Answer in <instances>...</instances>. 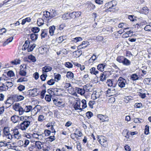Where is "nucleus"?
Returning a JSON list of instances; mask_svg holds the SVG:
<instances>
[{
	"instance_id": "nucleus-1",
	"label": "nucleus",
	"mask_w": 151,
	"mask_h": 151,
	"mask_svg": "<svg viewBox=\"0 0 151 151\" xmlns=\"http://www.w3.org/2000/svg\"><path fill=\"white\" fill-rule=\"evenodd\" d=\"M31 117L30 116H22L20 118V120L22 121L20 124V129L22 130H26L27 128L31 124L32 122L31 121Z\"/></svg>"
},
{
	"instance_id": "nucleus-2",
	"label": "nucleus",
	"mask_w": 151,
	"mask_h": 151,
	"mask_svg": "<svg viewBox=\"0 0 151 151\" xmlns=\"http://www.w3.org/2000/svg\"><path fill=\"white\" fill-rule=\"evenodd\" d=\"M98 140L100 144L104 147H106L108 146V142L106 138L102 136H98Z\"/></svg>"
},
{
	"instance_id": "nucleus-3",
	"label": "nucleus",
	"mask_w": 151,
	"mask_h": 151,
	"mask_svg": "<svg viewBox=\"0 0 151 151\" xmlns=\"http://www.w3.org/2000/svg\"><path fill=\"white\" fill-rule=\"evenodd\" d=\"M118 85L121 88H123L125 87L126 80L120 77L119 78L118 81Z\"/></svg>"
},
{
	"instance_id": "nucleus-4",
	"label": "nucleus",
	"mask_w": 151,
	"mask_h": 151,
	"mask_svg": "<svg viewBox=\"0 0 151 151\" xmlns=\"http://www.w3.org/2000/svg\"><path fill=\"white\" fill-rule=\"evenodd\" d=\"M117 3V1H112V3L111 7V9L110 12H116L118 10L119 8L116 7Z\"/></svg>"
},
{
	"instance_id": "nucleus-5",
	"label": "nucleus",
	"mask_w": 151,
	"mask_h": 151,
	"mask_svg": "<svg viewBox=\"0 0 151 151\" xmlns=\"http://www.w3.org/2000/svg\"><path fill=\"white\" fill-rule=\"evenodd\" d=\"M53 102L57 106L60 108H63L65 106V103L62 101H60L58 100L54 99Z\"/></svg>"
},
{
	"instance_id": "nucleus-6",
	"label": "nucleus",
	"mask_w": 151,
	"mask_h": 151,
	"mask_svg": "<svg viewBox=\"0 0 151 151\" xmlns=\"http://www.w3.org/2000/svg\"><path fill=\"white\" fill-rule=\"evenodd\" d=\"M12 131H13V133L14 134L13 135V137L17 139H19L21 137V135L19 133L18 129H16L13 130H12Z\"/></svg>"
},
{
	"instance_id": "nucleus-7",
	"label": "nucleus",
	"mask_w": 151,
	"mask_h": 151,
	"mask_svg": "<svg viewBox=\"0 0 151 151\" xmlns=\"http://www.w3.org/2000/svg\"><path fill=\"white\" fill-rule=\"evenodd\" d=\"M43 17H45L48 22L50 21V19H51L50 12L47 11H44L43 12Z\"/></svg>"
},
{
	"instance_id": "nucleus-8",
	"label": "nucleus",
	"mask_w": 151,
	"mask_h": 151,
	"mask_svg": "<svg viewBox=\"0 0 151 151\" xmlns=\"http://www.w3.org/2000/svg\"><path fill=\"white\" fill-rule=\"evenodd\" d=\"M12 98H13L14 99H15V101H17L23 100L24 98V97L21 95H13L12 96Z\"/></svg>"
},
{
	"instance_id": "nucleus-9",
	"label": "nucleus",
	"mask_w": 151,
	"mask_h": 151,
	"mask_svg": "<svg viewBox=\"0 0 151 151\" xmlns=\"http://www.w3.org/2000/svg\"><path fill=\"white\" fill-rule=\"evenodd\" d=\"M42 70L43 73H44V72H47L51 71L52 69L51 67L49 66H45L43 67L42 68Z\"/></svg>"
},
{
	"instance_id": "nucleus-10",
	"label": "nucleus",
	"mask_w": 151,
	"mask_h": 151,
	"mask_svg": "<svg viewBox=\"0 0 151 151\" xmlns=\"http://www.w3.org/2000/svg\"><path fill=\"white\" fill-rule=\"evenodd\" d=\"M30 42L29 41L26 40L23 46L22 50H25L27 49H28L29 47Z\"/></svg>"
},
{
	"instance_id": "nucleus-11",
	"label": "nucleus",
	"mask_w": 151,
	"mask_h": 151,
	"mask_svg": "<svg viewBox=\"0 0 151 151\" xmlns=\"http://www.w3.org/2000/svg\"><path fill=\"white\" fill-rule=\"evenodd\" d=\"M11 120L14 123H16L19 120V117L16 115H14L11 117Z\"/></svg>"
},
{
	"instance_id": "nucleus-12",
	"label": "nucleus",
	"mask_w": 151,
	"mask_h": 151,
	"mask_svg": "<svg viewBox=\"0 0 151 151\" xmlns=\"http://www.w3.org/2000/svg\"><path fill=\"white\" fill-rule=\"evenodd\" d=\"M105 66V64L103 63L100 64L97 66L98 70L101 71H103L104 70V68Z\"/></svg>"
},
{
	"instance_id": "nucleus-13",
	"label": "nucleus",
	"mask_w": 151,
	"mask_h": 151,
	"mask_svg": "<svg viewBox=\"0 0 151 151\" xmlns=\"http://www.w3.org/2000/svg\"><path fill=\"white\" fill-rule=\"evenodd\" d=\"M24 109V111L25 113H28L31 111L32 109V107L31 106H26Z\"/></svg>"
},
{
	"instance_id": "nucleus-14",
	"label": "nucleus",
	"mask_w": 151,
	"mask_h": 151,
	"mask_svg": "<svg viewBox=\"0 0 151 151\" xmlns=\"http://www.w3.org/2000/svg\"><path fill=\"white\" fill-rule=\"evenodd\" d=\"M139 77L136 73L133 74L131 76V79L133 81H135L139 79Z\"/></svg>"
},
{
	"instance_id": "nucleus-15",
	"label": "nucleus",
	"mask_w": 151,
	"mask_h": 151,
	"mask_svg": "<svg viewBox=\"0 0 151 151\" xmlns=\"http://www.w3.org/2000/svg\"><path fill=\"white\" fill-rule=\"evenodd\" d=\"M82 40V38L81 37H77L71 40V42L72 43H77L78 42L81 41Z\"/></svg>"
},
{
	"instance_id": "nucleus-16",
	"label": "nucleus",
	"mask_w": 151,
	"mask_h": 151,
	"mask_svg": "<svg viewBox=\"0 0 151 151\" xmlns=\"http://www.w3.org/2000/svg\"><path fill=\"white\" fill-rule=\"evenodd\" d=\"M122 63L124 65L129 66L130 65L131 62L129 60L124 58Z\"/></svg>"
},
{
	"instance_id": "nucleus-17",
	"label": "nucleus",
	"mask_w": 151,
	"mask_h": 151,
	"mask_svg": "<svg viewBox=\"0 0 151 151\" xmlns=\"http://www.w3.org/2000/svg\"><path fill=\"white\" fill-rule=\"evenodd\" d=\"M55 29V27L53 25L50 27L49 32L50 35L52 36L54 35Z\"/></svg>"
},
{
	"instance_id": "nucleus-18",
	"label": "nucleus",
	"mask_w": 151,
	"mask_h": 151,
	"mask_svg": "<svg viewBox=\"0 0 151 151\" xmlns=\"http://www.w3.org/2000/svg\"><path fill=\"white\" fill-rule=\"evenodd\" d=\"M66 77L68 78L72 79L74 78V74L71 71H68L67 73Z\"/></svg>"
},
{
	"instance_id": "nucleus-19",
	"label": "nucleus",
	"mask_w": 151,
	"mask_h": 151,
	"mask_svg": "<svg viewBox=\"0 0 151 151\" xmlns=\"http://www.w3.org/2000/svg\"><path fill=\"white\" fill-rule=\"evenodd\" d=\"M26 68V66L24 68H21L19 72V74L20 75L22 76H26L27 72L25 70V68Z\"/></svg>"
},
{
	"instance_id": "nucleus-20",
	"label": "nucleus",
	"mask_w": 151,
	"mask_h": 151,
	"mask_svg": "<svg viewBox=\"0 0 151 151\" xmlns=\"http://www.w3.org/2000/svg\"><path fill=\"white\" fill-rule=\"evenodd\" d=\"M38 111V109L37 107V106H35L34 108L32 109L31 110V114L32 115L34 116L36 115Z\"/></svg>"
},
{
	"instance_id": "nucleus-21",
	"label": "nucleus",
	"mask_w": 151,
	"mask_h": 151,
	"mask_svg": "<svg viewBox=\"0 0 151 151\" xmlns=\"http://www.w3.org/2000/svg\"><path fill=\"white\" fill-rule=\"evenodd\" d=\"M129 131L127 129H124L122 133V134L124 136L127 138H129V135L128 134Z\"/></svg>"
},
{
	"instance_id": "nucleus-22",
	"label": "nucleus",
	"mask_w": 151,
	"mask_h": 151,
	"mask_svg": "<svg viewBox=\"0 0 151 151\" xmlns=\"http://www.w3.org/2000/svg\"><path fill=\"white\" fill-rule=\"evenodd\" d=\"M106 83L108 86L109 87H115L116 86V84L113 83L112 81L110 79L108 80Z\"/></svg>"
},
{
	"instance_id": "nucleus-23",
	"label": "nucleus",
	"mask_w": 151,
	"mask_h": 151,
	"mask_svg": "<svg viewBox=\"0 0 151 151\" xmlns=\"http://www.w3.org/2000/svg\"><path fill=\"white\" fill-rule=\"evenodd\" d=\"M7 88H6V84L0 83V92L6 91Z\"/></svg>"
},
{
	"instance_id": "nucleus-24",
	"label": "nucleus",
	"mask_w": 151,
	"mask_h": 151,
	"mask_svg": "<svg viewBox=\"0 0 151 151\" xmlns=\"http://www.w3.org/2000/svg\"><path fill=\"white\" fill-rule=\"evenodd\" d=\"M38 34H36L35 33H32L30 35V37L32 41H35L37 40L38 37Z\"/></svg>"
},
{
	"instance_id": "nucleus-25",
	"label": "nucleus",
	"mask_w": 151,
	"mask_h": 151,
	"mask_svg": "<svg viewBox=\"0 0 151 151\" xmlns=\"http://www.w3.org/2000/svg\"><path fill=\"white\" fill-rule=\"evenodd\" d=\"M13 39V37H10L9 38L7 39L6 41L4 42L3 44V46H5L6 45L8 44L9 42H11Z\"/></svg>"
},
{
	"instance_id": "nucleus-26",
	"label": "nucleus",
	"mask_w": 151,
	"mask_h": 151,
	"mask_svg": "<svg viewBox=\"0 0 151 151\" xmlns=\"http://www.w3.org/2000/svg\"><path fill=\"white\" fill-rule=\"evenodd\" d=\"M90 72L91 74L96 75L98 74L99 71L96 70V68L94 67H92L90 69Z\"/></svg>"
},
{
	"instance_id": "nucleus-27",
	"label": "nucleus",
	"mask_w": 151,
	"mask_h": 151,
	"mask_svg": "<svg viewBox=\"0 0 151 151\" xmlns=\"http://www.w3.org/2000/svg\"><path fill=\"white\" fill-rule=\"evenodd\" d=\"M42 33L41 34V38H44L47 36V33L46 30L42 29Z\"/></svg>"
},
{
	"instance_id": "nucleus-28",
	"label": "nucleus",
	"mask_w": 151,
	"mask_h": 151,
	"mask_svg": "<svg viewBox=\"0 0 151 151\" xmlns=\"http://www.w3.org/2000/svg\"><path fill=\"white\" fill-rule=\"evenodd\" d=\"M141 12L143 13L147 14L149 12V10L147 7L145 6L142 8V9L141 10Z\"/></svg>"
},
{
	"instance_id": "nucleus-29",
	"label": "nucleus",
	"mask_w": 151,
	"mask_h": 151,
	"mask_svg": "<svg viewBox=\"0 0 151 151\" xmlns=\"http://www.w3.org/2000/svg\"><path fill=\"white\" fill-rule=\"evenodd\" d=\"M46 119V117L42 114L40 115L38 117V121L39 122H42Z\"/></svg>"
},
{
	"instance_id": "nucleus-30",
	"label": "nucleus",
	"mask_w": 151,
	"mask_h": 151,
	"mask_svg": "<svg viewBox=\"0 0 151 151\" xmlns=\"http://www.w3.org/2000/svg\"><path fill=\"white\" fill-rule=\"evenodd\" d=\"M100 96V93L99 92H96L94 93H93L92 96L91 97H95V98L93 99V100L99 98Z\"/></svg>"
},
{
	"instance_id": "nucleus-31",
	"label": "nucleus",
	"mask_w": 151,
	"mask_h": 151,
	"mask_svg": "<svg viewBox=\"0 0 151 151\" xmlns=\"http://www.w3.org/2000/svg\"><path fill=\"white\" fill-rule=\"evenodd\" d=\"M28 81V79L25 77H21L18 79L17 81V82H26Z\"/></svg>"
},
{
	"instance_id": "nucleus-32",
	"label": "nucleus",
	"mask_w": 151,
	"mask_h": 151,
	"mask_svg": "<svg viewBox=\"0 0 151 151\" xmlns=\"http://www.w3.org/2000/svg\"><path fill=\"white\" fill-rule=\"evenodd\" d=\"M112 3V1L106 3L105 4V7L106 8H109V10L110 12L111 9V7Z\"/></svg>"
},
{
	"instance_id": "nucleus-33",
	"label": "nucleus",
	"mask_w": 151,
	"mask_h": 151,
	"mask_svg": "<svg viewBox=\"0 0 151 151\" xmlns=\"http://www.w3.org/2000/svg\"><path fill=\"white\" fill-rule=\"evenodd\" d=\"M44 20L41 18H39L37 20V23L38 25L40 26L44 24Z\"/></svg>"
},
{
	"instance_id": "nucleus-34",
	"label": "nucleus",
	"mask_w": 151,
	"mask_h": 151,
	"mask_svg": "<svg viewBox=\"0 0 151 151\" xmlns=\"http://www.w3.org/2000/svg\"><path fill=\"white\" fill-rule=\"evenodd\" d=\"M28 58L33 62H35L36 61L35 57L32 55H29L28 56Z\"/></svg>"
},
{
	"instance_id": "nucleus-35",
	"label": "nucleus",
	"mask_w": 151,
	"mask_h": 151,
	"mask_svg": "<svg viewBox=\"0 0 151 151\" xmlns=\"http://www.w3.org/2000/svg\"><path fill=\"white\" fill-rule=\"evenodd\" d=\"M124 58V57L123 56H119L117 58L116 60L119 63H122Z\"/></svg>"
},
{
	"instance_id": "nucleus-36",
	"label": "nucleus",
	"mask_w": 151,
	"mask_h": 151,
	"mask_svg": "<svg viewBox=\"0 0 151 151\" xmlns=\"http://www.w3.org/2000/svg\"><path fill=\"white\" fill-rule=\"evenodd\" d=\"M32 32L34 33H37L39 32L40 29L37 27H34L32 28L31 29Z\"/></svg>"
},
{
	"instance_id": "nucleus-37",
	"label": "nucleus",
	"mask_w": 151,
	"mask_h": 151,
	"mask_svg": "<svg viewBox=\"0 0 151 151\" xmlns=\"http://www.w3.org/2000/svg\"><path fill=\"white\" fill-rule=\"evenodd\" d=\"M50 16H51V19L55 17L56 15H57V12L56 11L54 10L53 9L52 10V11L50 10Z\"/></svg>"
},
{
	"instance_id": "nucleus-38",
	"label": "nucleus",
	"mask_w": 151,
	"mask_h": 151,
	"mask_svg": "<svg viewBox=\"0 0 151 151\" xmlns=\"http://www.w3.org/2000/svg\"><path fill=\"white\" fill-rule=\"evenodd\" d=\"M36 45L33 44L32 45H30V46H29L28 48L27 51L28 52H31L33 50L34 48L35 47Z\"/></svg>"
},
{
	"instance_id": "nucleus-39",
	"label": "nucleus",
	"mask_w": 151,
	"mask_h": 151,
	"mask_svg": "<svg viewBox=\"0 0 151 151\" xmlns=\"http://www.w3.org/2000/svg\"><path fill=\"white\" fill-rule=\"evenodd\" d=\"M77 92L78 93L80 94L81 95H83L85 93L83 88H78L77 89Z\"/></svg>"
},
{
	"instance_id": "nucleus-40",
	"label": "nucleus",
	"mask_w": 151,
	"mask_h": 151,
	"mask_svg": "<svg viewBox=\"0 0 151 151\" xmlns=\"http://www.w3.org/2000/svg\"><path fill=\"white\" fill-rule=\"evenodd\" d=\"M3 132L5 135L9 133V128L8 127H4L3 129Z\"/></svg>"
},
{
	"instance_id": "nucleus-41",
	"label": "nucleus",
	"mask_w": 151,
	"mask_h": 151,
	"mask_svg": "<svg viewBox=\"0 0 151 151\" xmlns=\"http://www.w3.org/2000/svg\"><path fill=\"white\" fill-rule=\"evenodd\" d=\"M55 79H51L47 81V83L49 85H52L55 83Z\"/></svg>"
},
{
	"instance_id": "nucleus-42",
	"label": "nucleus",
	"mask_w": 151,
	"mask_h": 151,
	"mask_svg": "<svg viewBox=\"0 0 151 151\" xmlns=\"http://www.w3.org/2000/svg\"><path fill=\"white\" fill-rule=\"evenodd\" d=\"M18 110L20 115H22L25 113L24 109L21 107L19 108Z\"/></svg>"
},
{
	"instance_id": "nucleus-43",
	"label": "nucleus",
	"mask_w": 151,
	"mask_h": 151,
	"mask_svg": "<svg viewBox=\"0 0 151 151\" xmlns=\"http://www.w3.org/2000/svg\"><path fill=\"white\" fill-rule=\"evenodd\" d=\"M98 118L100 119V120L102 121V122H104L105 121V117L104 116L101 114H99L97 115Z\"/></svg>"
},
{
	"instance_id": "nucleus-44",
	"label": "nucleus",
	"mask_w": 151,
	"mask_h": 151,
	"mask_svg": "<svg viewBox=\"0 0 151 151\" xmlns=\"http://www.w3.org/2000/svg\"><path fill=\"white\" fill-rule=\"evenodd\" d=\"M64 89H67L68 88L69 89L72 88V86L71 84L69 83H65L64 86Z\"/></svg>"
},
{
	"instance_id": "nucleus-45",
	"label": "nucleus",
	"mask_w": 151,
	"mask_h": 151,
	"mask_svg": "<svg viewBox=\"0 0 151 151\" xmlns=\"http://www.w3.org/2000/svg\"><path fill=\"white\" fill-rule=\"evenodd\" d=\"M6 88H7L6 89H8L9 87H11L13 86V83L12 82L7 81L6 83Z\"/></svg>"
},
{
	"instance_id": "nucleus-46",
	"label": "nucleus",
	"mask_w": 151,
	"mask_h": 151,
	"mask_svg": "<svg viewBox=\"0 0 151 151\" xmlns=\"http://www.w3.org/2000/svg\"><path fill=\"white\" fill-rule=\"evenodd\" d=\"M65 65L66 67L69 68H72L73 66L72 64L70 62H67L65 63Z\"/></svg>"
},
{
	"instance_id": "nucleus-47",
	"label": "nucleus",
	"mask_w": 151,
	"mask_h": 151,
	"mask_svg": "<svg viewBox=\"0 0 151 151\" xmlns=\"http://www.w3.org/2000/svg\"><path fill=\"white\" fill-rule=\"evenodd\" d=\"M41 142L39 141H36L35 142V145L38 149L41 148Z\"/></svg>"
},
{
	"instance_id": "nucleus-48",
	"label": "nucleus",
	"mask_w": 151,
	"mask_h": 151,
	"mask_svg": "<svg viewBox=\"0 0 151 151\" xmlns=\"http://www.w3.org/2000/svg\"><path fill=\"white\" fill-rule=\"evenodd\" d=\"M103 73L107 78L111 74V72L109 71H105Z\"/></svg>"
},
{
	"instance_id": "nucleus-49",
	"label": "nucleus",
	"mask_w": 151,
	"mask_h": 151,
	"mask_svg": "<svg viewBox=\"0 0 151 151\" xmlns=\"http://www.w3.org/2000/svg\"><path fill=\"white\" fill-rule=\"evenodd\" d=\"M5 103L6 104H9V105L8 106V107L10 106L12 104V101L10 99H8L5 102Z\"/></svg>"
},
{
	"instance_id": "nucleus-50",
	"label": "nucleus",
	"mask_w": 151,
	"mask_h": 151,
	"mask_svg": "<svg viewBox=\"0 0 151 151\" xmlns=\"http://www.w3.org/2000/svg\"><path fill=\"white\" fill-rule=\"evenodd\" d=\"M63 36H61L57 39V41L59 43H61L64 40Z\"/></svg>"
},
{
	"instance_id": "nucleus-51",
	"label": "nucleus",
	"mask_w": 151,
	"mask_h": 151,
	"mask_svg": "<svg viewBox=\"0 0 151 151\" xmlns=\"http://www.w3.org/2000/svg\"><path fill=\"white\" fill-rule=\"evenodd\" d=\"M47 76L46 74H42L40 76V78L42 81H45L46 80V78Z\"/></svg>"
},
{
	"instance_id": "nucleus-52",
	"label": "nucleus",
	"mask_w": 151,
	"mask_h": 151,
	"mask_svg": "<svg viewBox=\"0 0 151 151\" xmlns=\"http://www.w3.org/2000/svg\"><path fill=\"white\" fill-rule=\"evenodd\" d=\"M144 133L145 134H148L149 133V127L148 125H146Z\"/></svg>"
},
{
	"instance_id": "nucleus-53",
	"label": "nucleus",
	"mask_w": 151,
	"mask_h": 151,
	"mask_svg": "<svg viewBox=\"0 0 151 151\" xmlns=\"http://www.w3.org/2000/svg\"><path fill=\"white\" fill-rule=\"evenodd\" d=\"M151 24L146 25L144 28V29L147 31H151Z\"/></svg>"
},
{
	"instance_id": "nucleus-54",
	"label": "nucleus",
	"mask_w": 151,
	"mask_h": 151,
	"mask_svg": "<svg viewBox=\"0 0 151 151\" xmlns=\"http://www.w3.org/2000/svg\"><path fill=\"white\" fill-rule=\"evenodd\" d=\"M51 131L47 129H45L44 130V134H45V136H49L51 133Z\"/></svg>"
},
{
	"instance_id": "nucleus-55",
	"label": "nucleus",
	"mask_w": 151,
	"mask_h": 151,
	"mask_svg": "<svg viewBox=\"0 0 151 151\" xmlns=\"http://www.w3.org/2000/svg\"><path fill=\"white\" fill-rule=\"evenodd\" d=\"M82 105V108L83 109L87 107L86 101L85 99H83L81 101Z\"/></svg>"
},
{
	"instance_id": "nucleus-56",
	"label": "nucleus",
	"mask_w": 151,
	"mask_h": 151,
	"mask_svg": "<svg viewBox=\"0 0 151 151\" xmlns=\"http://www.w3.org/2000/svg\"><path fill=\"white\" fill-rule=\"evenodd\" d=\"M100 80L102 81H104V80H106V78H107L106 77L105 75L103 74V73H102L100 76Z\"/></svg>"
},
{
	"instance_id": "nucleus-57",
	"label": "nucleus",
	"mask_w": 151,
	"mask_h": 151,
	"mask_svg": "<svg viewBox=\"0 0 151 151\" xmlns=\"http://www.w3.org/2000/svg\"><path fill=\"white\" fill-rule=\"evenodd\" d=\"M86 115L88 118L90 119L92 116L93 113L91 111H88L86 113Z\"/></svg>"
},
{
	"instance_id": "nucleus-58",
	"label": "nucleus",
	"mask_w": 151,
	"mask_h": 151,
	"mask_svg": "<svg viewBox=\"0 0 151 151\" xmlns=\"http://www.w3.org/2000/svg\"><path fill=\"white\" fill-rule=\"evenodd\" d=\"M32 93L31 95L33 96H35L37 95V93H36L37 92V89L36 88L33 89L32 90Z\"/></svg>"
},
{
	"instance_id": "nucleus-59",
	"label": "nucleus",
	"mask_w": 151,
	"mask_h": 151,
	"mask_svg": "<svg viewBox=\"0 0 151 151\" xmlns=\"http://www.w3.org/2000/svg\"><path fill=\"white\" fill-rule=\"evenodd\" d=\"M45 99L47 101L50 102L51 100V96L49 95H46L45 96Z\"/></svg>"
},
{
	"instance_id": "nucleus-60",
	"label": "nucleus",
	"mask_w": 151,
	"mask_h": 151,
	"mask_svg": "<svg viewBox=\"0 0 151 151\" xmlns=\"http://www.w3.org/2000/svg\"><path fill=\"white\" fill-rule=\"evenodd\" d=\"M61 75L59 74H56L54 76L55 80L57 79V81L60 80L61 79Z\"/></svg>"
},
{
	"instance_id": "nucleus-61",
	"label": "nucleus",
	"mask_w": 151,
	"mask_h": 151,
	"mask_svg": "<svg viewBox=\"0 0 151 151\" xmlns=\"http://www.w3.org/2000/svg\"><path fill=\"white\" fill-rule=\"evenodd\" d=\"M17 88L19 91H22L24 89L25 87L23 85H21L18 87Z\"/></svg>"
},
{
	"instance_id": "nucleus-62",
	"label": "nucleus",
	"mask_w": 151,
	"mask_h": 151,
	"mask_svg": "<svg viewBox=\"0 0 151 151\" xmlns=\"http://www.w3.org/2000/svg\"><path fill=\"white\" fill-rule=\"evenodd\" d=\"M20 60H15L14 61H12L11 62V63L14 65H17L18 64H20Z\"/></svg>"
},
{
	"instance_id": "nucleus-63",
	"label": "nucleus",
	"mask_w": 151,
	"mask_h": 151,
	"mask_svg": "<svg viewBox=\"0 0 151 151\" xmlns=\"http://www.w3.org/2000/svg\"><path fill=\"white\" fill-rule=\"evenodd\" d=\"M5 135L7 138L10 139H12L13 138V135L10 133L8 134Z\"/></svg>"
},
{
	"instance_id": "nucleus-64",
	"label": "nucleus",
	"mask_w": 151,
	"mask_h": 151,
	"mask_svg": "<svg viewBox=\"0 0 151 151\" xmlns=\"http://www.w3.org/2000/svg\"><path fill=\"white\" fill-rule=\"evenodd\" d=\"M83 88L84 91L85 92V91H86L87 92H89L90 91L89 90V86L88 87L86 85H84V86H83Z\"/></svg>"
}]
</instances>
